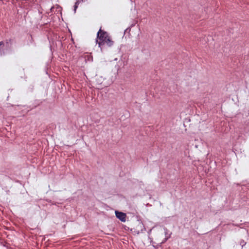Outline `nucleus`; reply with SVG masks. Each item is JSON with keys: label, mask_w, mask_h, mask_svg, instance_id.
<instances>
[{"label": "nucleus", "mask_w": 249, "mask_h": 249, "mask_svg": "<svg viewBox=\"0 0 249 249\" xmlns=\"http://www.w3.org/2000/svg\"><path fill=\"white\" fill-rule=\"evenodd\" d=\"M13 41L14 39L12 38L6 39L5 41L6 47L8 48H11L12 47Z\"/></svg>", "instance_id": "obj_4"}, {"label": "nucleus", "mask_w": 249, "mask_h": 249, "mask_svg": "<svg viewBox=\"0 0 249 249\" xmlns=\"http://www.w3.org/2000/svg\"><path fill=\"white\" fill-rule=\"evenodd\" d=\"M30 37H31V40H30V41H32V42H34L33 38V37H32V36H30Z\"/></svg>", "instance_id": "obj_8"}, {"label": "nucleus", "mask_w": 249, "mask_h": 249, "mask_svg": "<svg viewBox=\"0 0 249 249\" xmlns=\"http://www.w3.org/2000/svg\"><path fill=\"white\" fill-rule=\"evenodd\" d=\"M54 8L53 7H52L51 8V11H53V9Z\"/></svg>", "instance_id": "obj_9"}, {"label": "nucleus", "mask_w": 249, "mask_h": 249, "mask_svg": "<svg viewBox=\"0 0 249 249\" xmlns=\"http://www.w3.org/2000/svg\"><path fill=\"white\" fill-rule=\"evenodd\" d=\"M138 221L139 222V225L141 228H144V225L143 223H142V221L141 220H138Z\"/></svg>", "instance_id": "obj_7"}, {"label": "nucleus", "mask_w": 249, "mask_h": 249, "mask_svg": "<svg viewBox=\"0 0 249 249\" xmlns=\"http://www.w3.org/2000/svg\"><path fill=\"white\" fill-rule=\"evenodd\" d=\"M82 2V1L80 0H76V2L75 3V4L74 5V9H73V11H74V13H75L76 12V9L78 6V5L79 4L80 2Z\"/></svg>", "instance_id": "obj_5"}, {"label": "nucleus", "mask_w": 249, "mask_h": 249, "mask_svg": "<svg viewBox=\"0 0 249 249\" xmlns=\"http://www.w3.org/2000/svg\"><path fill=\"white\" fill-rule=\"evenodd\" d=\"M116 217L122 222H125L126 221V214L122 212L115 211V212Z\"/></svg>", "instance_id": "obj_2"}, {"label": "nucleus", "mask_w": 249, "mask_h": 249, "mask_svg": "<svg viewBox=\"0 0 249 249\" xmlns=\"http://www.w3.org/2000/svg\"><path fill=\"white\" fill-rule=\"evenodd\" d=\"M5 44L3 41H0V56H2L5 54L4 47Z\"/></svg>", "instance_id": "obj_3"}, {"label": "nucleus", "mask_w": 249, "mask_h": 249, "mask_svg": "<svg viewBox=\"0 0 249 249\" xmlns=\"http://www.w3.org/2000/svg\"><path fill=\"white\" fill-rule=\"evenodd\" d=\"M168 238H165V241H166L167 240Z\"/></svg>", "instance_id": "obj_10"}, {"label": "nucleus", "mask_w": 249, "mask_h": 249, "mask_svg": "<svg viewBox=\"0 0 249 249\" xmlns=\"http://www.w3.org/2000/svg\"><path fill=\"white\" fill-rule=\"evenodd\" d=\"M96 43L100 48L101 51L104 49L106 45L110 47L114 44V41L112 40L111 36L107 32L102 30L101 27L97 34Z\"/></svg>", "instance_id": "obj_1"}, {"label": "nucleus", "mask_w": 249, "mask_h": 249, "mask_svg": "<svg viewBox=\"0 0 249 249\" xmlns=\"http://www.w3.org/2000/svg\"><path fill=\"white\" fill-rule=\"evenodd\" d=\"M239 245L241 246L242 248L246 244V242L243 239H241L239 242Z\"/></svg>", "instance_id": "obj_6"}]
</instances>
